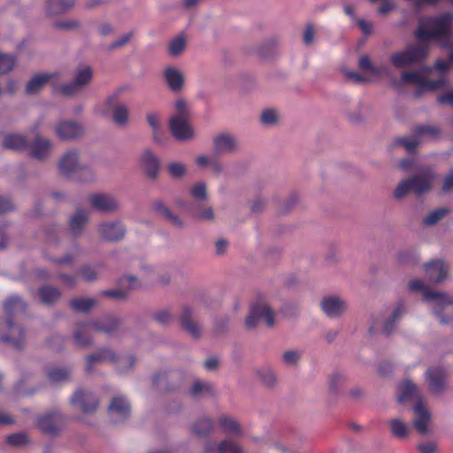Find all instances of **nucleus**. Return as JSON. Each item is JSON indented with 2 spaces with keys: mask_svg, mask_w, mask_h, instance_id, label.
Listing matches in <instances>:
<instances>
[{
  "mask_svg": "<svg viewBox=\"0 0 453 453\" xmlns=\"http://www.w3.org/2000/svg\"><path fill=\"white\" fill-rule=\"evenodd\" d=\"M453 12H446L436 16L422 17L414 33L419 41L403 50L390 55L392 65L397 69L421 64L428 56L429 41H435L443 47L453 44Z\"/></svg>",
  "mask_w": 453,
  "mask_h": 453,
  "instance_id": "nucleus-1",
  "label": "nucleus"
},
{
  "mask_svg": "<svg viewBox=\"0 0 453 453\" xmlns=\"http://www.w3.org/2000/svg\"><path fill=\"white\" fill-rule=\"evenodd\" d=\"M409 288L411 291L421 292L424 299L432 303L433 312L441 325L453 323V300L448 295L430 290L419 279L411 280Z\"/></svg>",
  "mask_w": 453,
  "mask_h": 453,
  "instance_id": "nucleus-2",
  "label": "nucleus"
},
{
  "mask_svg": "<svg viewBox=\"0 0 453 453\" xmlns=\"http://www.w3.org/2000/svg\"><path fill=\"white\" fill-rule=\"evenodd\" d=\"M58 167L62 175L77 181L91 182L96 179L94 170L81 161V153L76 149L65 151L58 159Z\"/></svg>",
  "mask_w": 453,
  "mask_h": 453,
  "instance_id": "nucleus-3",
  "label": "nucleus"
},
{
  "mask_svg": "<svg viewBox=\"0 0 453 453\" xmlns=\"http://www.w3.org/2000/svg\"><path fill=\"white\" fill-rule=\"evenodd\" d=\"M449 61H436L435 68L442 73L437 80L427 79L419 71H405L402 73L399 79H393L391 83L394 88L398 89L405 84H415L424 90H435L442 88L448 82L444 73L449 69Z\"/></svg>",
  "mask_w": 453,
  "mask_h": 453,
  "instance_id": "nucleus-4",
  "label": "nucleus"
},
{
  "mask_svg": "<svg viewBox=\"0 0 453 453\" xmlns=\"http://www.w3.org/2000/svg\"><path fill=\"white\" fill-rule=\"evenodd\" d=\"M405 313L406 308L404 304L402 302H398L388 314L383 317L380 315L371 317L369 319L368 334L374 335L380 329L383 334H391Z\"/></svg>",
  "mask_w": 453,
  "mask_h": 453,
  "instance_id": "nucleus-5",
  "label": "nucleus"
},
{
  "mask_svg": "<svg viewBox=\"0 0 453 453\" xmlns=\"http://www.w3.org/2000/svg\"><path fill=\"white\" fill-rule=\"evenodd\" d=\"M274 318L275 312L270 305L264 301H259L250 307L244 326L248 330H252L257 326L260 321H264L268 327H273L275 324Z\"/></svg>",
  "mask_w": 453,
  "mask_h": 453,
  "instance_id": "nucleus-6",
  "label": "nucleus"
},
{
  "mask_svg": "<svg viewBox=\"0 0 453 453\" xmlns=\"http://www.w3.org/2000/svg\"><path fill=\"white\" fill-rule=\"evenodd\" d=\"M0 340L15 349H22L26 342L25 331L11 318L0 319Z\"/></svg>",
  "mask_w": 453,
  "mask_h": 453,
  "instance_id": "nucleus-7",
  "label": "nucleus"
},
{
  "mask_svg": "<svg viewBox=\"0 0 453 453\" xmlns=\"http://www.w3.org/2000/svg\"><path fill=\"white\" fill-rule=\"evenodd\" d=\"M93 70L88 65L79 66L71 82L58 88L59 92L65 96H73L88 86L93 79Z\"/></svg>",
  "mask_w": 453,
  "mask_h": 453,
  "instance_id": "nucleus-8",
  "label": "nucleus"
},
{
  "mask_svg": "<svg viewBox=\"0 0 453 453\" xmlns=\"http://www.w3.org/2000/svg\"><path fill=\"white\" fill-rule=\"evenodd\" d=\"M187 379V372L182 369H173L155 373L152 382L162 389L173 391L181 387Z\"/></svg>",
  "mask_w": 453,
  "mask_h": 453,
  "instance_id": "nucleus-9",
  "label": "nucleus"
},
{
  "mask_svg": "<svg viewBox=\"0 0 453 453\" xmlns=\"http://www.w3.org/2000/svg\"><path fill=\"white\" fill-rule=\"evenodd\" d=\"M90 207L102 214L111 215L120 211L119 199L110 193H94L88 196Z\"/></svg>",
  "mask_w": 453,
  "mask_h": 453,
  "instance_id": "nucleus-10",
  "label": "nucleus"
},
{
  "mask_svg": "<svg viewBox=\"0 0 453 453\" xmlns=\"http://www.w3.org/2000/svg\"><path fill=\"white\" fill-rule=\"evenodd\" d=\"M99 238L107 242H118L122 241L127 234V227L119 219L106 220L97 225Z\"/></svg>",
  "mask_w": 453,
  "mask_h": 453,
  "instance_id": "nucleus-11",
  "label": "nucleus"
},
{
  "mask_svg": "<svg viewBox=\"0 0 453 453\" xmlns=\"http://www.w3.org/2000/svg\"><path fill=\"white\" fill-rule=\"evenodd\" d=\"M181 330L194 340H199L203 333L202 324L195 319V313L189 306H182L179 314Z\"/></svg>",
  "mask_w": 453,
  "mask_h": 453,
  "instance_id": "nucleus-12",
  "label": "nucleus"
},
{
  "mask_svg": "<svg viewBox=\"0 0 453 453\" xmlns=\"http://www.w3.org/2000/svg\"><path fill=\"white\" fill-rule=\"evenodd\" d=\"M440 134L438 127L431 125L418 126L414 130V134L411 138H401L397 140V143L405 148L408 152L413 151L417 146L421 142V139L436 138Z\"/></svg>",
  "mask_w": 453,
  "mask_h": 453,
  "instance_id": "nucleus-13",
  "label": "nucleus"
},
{
  "mask_svg": "<svg viewBox=\"0 0 453 453\" xmlns=\"http://www.w3.org/2000/svg\"><path fill=\"white\" fill-rule=\"evenodd\" d=\"M425 380L433 394L442 395L448 388L447 375L442 367L428 368L425 372Z\"/></svg>",
  "mask_w": 453,
  "mask_h": 453,
  "instance_id": "nucleus-14",
  "label": "nucleus"
},
{
  "mask_svg": "<svg viewBox=\"0 0 453 453\" xmlns=\"http://www.w3.org/2000/svg\"><path fill=\"white\" fill-rule=\"evenodd\" d=\"M56 135L61 141H76L85 134L82 124L73 120H63L55 125Z\"/></svg>",
  "mask_w": 453,
  "mask_h": 453,
  "instance_id": "nucleus-15",
  "label": "nucleus"
},
{
  "mask_svg": "<svg viewBox=\"0 0 453 453\" xmlns=\"http://www.w3.org/2000/svg\"><path fill=\"white\" fill-rule=\"evenodd\" d=\"M211 142L213 150L217 156L233 154L239 150L238 139L227 132L214 135Z\"/></svg>",
  "mask_w": 453,
  "mask_h": 453,
  "instance_id": "nucleus-16",
  "label": "nucleus"
},
{
  "mask_svg": "<svg viewBox=\"0 0 453 453\" xmlns=\"http://www.w3.org/2000/svg\"><path fill=\"white\" fill-rule=\"evenodd\" d=\"M130 413V403L125 396L116 395L112 397L108 406V415L111 422H123L128 418Z\"/></svg>",
  "mask_w": 453,
  "mask_h": 453,
  "instance_id": "nucleus-17",
  "label": "nucleus"
},
{
  "mask_svg": "<svg viewBox=\"0 0 453 453\" xmlns=\"http://www.w3.org/2000/svg\"><path fill=\"white\" fill-rule=\"evenodd\" d=\"M320 309L328 318L338 319L347 311V302L338 296H326L320 300Z\"/></svg>",
  "mask_w": 453,
  "mask_h": 453,
  "instance_id": "nucleus-18",
  "label": "nucleus"
},
{
  "mask_svg": "<svg viewBox=\"0 0 453 453\" xmlns=\"http://www.w3.org/2000/svg\"><path fill=\"white\" fill-rule=\"evenodd\" d=\"M115 361H117V353L111 348L103 347L85 357V371L91 373L96 365L104 363L113 364Z\"/></svg>",
  "mask_w": 453,
  "mask_h": 453,
  "instance_id": "nucleus-19",
  "label": "nucleus"
},
{
  "mask_svg": "<svg viewBox=\"0 0 453 453\" xmlns=\"http://www.w3.org/2000/svg\"><path fill=\"white\" fill-rule=\"evenodd\" d=\"M125 90V87H119L105 101L107 106L112 107V119L119 126L125 125L128 120V109L127 106L122 104H117L118 97Z\"/></svg>",
  "mask_w": 453,
  "mask_h": 453,
  "instance_id": "nucleus-20",
  "label": "nucleus"
},
{
  "mask_svg": "<svg viewBox=\"0 0 453 453\" xmlns=\"http://www.w3.org/2000/svg\"><path fill=\"white\" fill-rule=\"evenodd\" d=\"M434 178V173L430 168L422 169L417 174L410 177L412 192L418 196L429 192L433 187Z\"/></svg>",
  "mask_w": 453,
  "mask_h": 453,
  "instance_id": "nucleus-21",
  "label": "nucleus"
},
{
  "mask_svg": "<svg viewBox=\"0 0 453 453\" xmlns=\"http://www.w3.org/2000/svg\"><path fill=\"white\" fill-rule=\"evenodd\" d=\"M169 128L173 136L180 142L190 141L196 135L190 119H170Z\"/></svg>",
  "mask_w": 453,
  "mask_h": 453,
  "instance_id": "nucleus-22",
  "label": "nucleus"
},
{
  "mask_svg": "<svg viewBox=\"0 0 453 453\" xmlns=\"http://www.w3.org/2000/svg\"><path fill=\"white\" fill-rule=\"evenodd\" d=\"M53 145L50 140L36 135L31 143L27 142V150L30 157L42 161L49 157Z\"/></svg>",
  "mask_w": 453,
  "mask_h": 453,
  "instance_id": "nucleus-23",
  "label": "nucleus"
},
{
  "mask_svg": "<svg viewBox=\"0 0 453 453\" xmlns=\"http://www.w3.org/2000/svg\"><path fill=\"white\" fill-rule=\"evenodd\" d=\"M415 418L412 420V425L416 431L423 435L430 433L429 424L431 422V414L427 407L423 402H418L413 406Z\"/></svg>",
  "mask_w": 453,
  "mask_h": 453,
  "instance_id": "nucleus-24",
  "label": "nucleus"
},
{
  "mask_svg": "<svg viewBox=\"0 0 453 453\" xmlns=\"http://www.w3.org/2000/svg\"><path fill=\"white\" fill-rule=\"evenodd\" d=\"M71 403L74 406H78L86 413L95 411L98 407L96 397L88 391L78 389L74 392L71 398Z\"/></svg>",
  "mask_w": 453,
  "mask_h": 453,
  "instance_id": "nucleus-25",
  "label": "nucleus"
},
{
  "mask_svg": "<svg viewBox=\"0 0 453 453\" xmlns=\"http://www.w3.org/2000/svg\"><path fill=\"white\" fill-rule=\"evenodd\" d=\"M91 328L104 334L117 332L121 326V319L115 316H105L100 319L89 320Z\"/></svg>",
  "mask_w": 453,
  "mask_h": 453,
  "instance_id": "nucleus-26",
  "label": "nucleus"
},
{
  "mask_svg": "<svg viewBox=\"0 0 453 453\" xmlns=\"http://www.w3.org/2000/svg\"><path fill=\"white\" fill-rule=\"evenodd\" d=\"M426 274L433 283H441L447 279L448 266L442 260H434L424 265Z\"/></svg>",
  "mask_w": 453,
  "mask_h": 453,
  "instance_id": "nucleus-27",
  "label": "nucleus"
},
{
  "mask_svg": "<svg viewBox=\"0 0 453 453\" xmlns=\"http://www.w3.org/2000/svg\"><path fill=\"white\" fill-rule=\"evenodd\" d=\"M62 422L63 417L57 410L46 412L38 418L39 427L48 434L56 433L62 425Z\"/></svg>",
  "mask_w": 453,
  "mask_h": 453,
  "instance_id": "nucleus-28",
  "label": "nucleus"
},
{
  "mask_svg": "<svg viewBox=\"0 0 453 453\" xmlns=\"http://www.w3.org/2000/svg\"><path fill=\"white\" fill-rule=\"evenodd\" d=\"M88 221V213L83 209H77L69 219L68 232L73 237L82 234L85 226Z\"/></svg>",
  "mask_w": 453,
  "mask_h": 453,
  "instance_id": "nucleus-29",
  "label": "nucleus"
},
{
  "mask_svg": "<svg viewBox=\"0 0 453 453\" xmlns=\"http://www.w3.org/2000/svg\"><path fill=\"white\" fill-rule=\"evenodd\" d=\"M398 401L400 403L407 401H421V393L418 386L411 380H403L399 387Z\"/></svg>",
  "mask_w": 453,
  "mask_h": 453,
  "instance_id": "nucleus-30",
  "label": "nucleus"
},
{
  "mask_svg": "<svg viewBox=\"0 0 453 453\" xmlns=\"http://www.w3.org/2000/svg\"><path fill=\"white\" fill-rule=\"evenodd\" d=\"M58 73H40L35 74L27 83L26 93L37 94L50 81L56 78Z\"/></svg>",
  "mask_w": 453,
  "mask_h": 453,
  "instance_id": "nucleus-31",
  "label": "nucleus"
},
{
  "mask_svg": "<svg viewBox=\"0 0 453 453\" xmlns=\"http://www.w3.org/2000/svg\"><path fill=\"white\" fill-rule=\"evenodd\" d=\"M164 77L169 88L173 92H180L184 87V74L176 67H166Z\"/></svg>",
  "mask_w": 453,
  "mask_h": 453,
  "instance_id": "nucleus-32",
  "label": "nucleus"
},
{
  "mask_svg": "<svg viewBox=\"0 0 453 453\" xmlns=\"http://www.w3.org/2000/svg\"><path fill=\"white\" fill-rule=\"evenodd\" d=\"M140 162L146 174L151 179H156L159 170L157 157L150 150H146L142 153Z\"/></svg>",
  "mask_w": 453,
  "mask_h": 453,
  "instance_id": "nucleus-33",
  "label": "nucleus"
},
{
  "mask_svg": "<svg viewBox=\"0 0 453 453\" xmlns=\"http://www.w3.org/2000/svg\"><path fill=\"white\" fill-rule=\"evenodd\" d=\"M89 329H92L89 321L76 324L73 336L77 346L86 348L93 343L94 340L88 332Z\"/></svg>",
  "mask_w": 453,
  "mask_h": 453,
  "instance_id": "nucleus-34",
  "label": "nucleus"
},
{
  "mask_svg": "<svg viewBox=\"0 0 453 453\" xmlns=\"http://www.w3.org/2000/svg\"><path fill=\"white\" fill-rule=\"evenodd\" d=\"M191 216L198 221H213L215 219V212L211 206L202 203H194L190 205L189 209Z\"/></svg>",
  "mask_w": 453,
  "mask_h": 453,
  "instance_id": "nucleus-35",
  "label": "nucleus"
},
{
  "mask_svg": "<svg viewBox=\"0 0 453 453\" xmlns=\"http://www.w3.org/2000/svg\"><path fill=\"white\" fill-rule=\"evenodd\" d=\"M388 426L392 436L398 440H407L411 433L409 425L401 418L390 419Z\"/></svg>",
  "mask_w": 453,
  "mask_h": 453,
  "instance_id": "nucleus-36",
  "label": "nucleus"
},
{
  "mask_svg": "<svg viewBox=\"0 0 453 453\" xmlns=\"http://www.w3.org/2000/svg\"><path fill=\"white\" fill-rule=\"evenodd\" d=\"M152 206L155 211L164 217L173 226L178 228L184 227L183 220L178 215L173 213V211L167 206H165L162 201H155Z\"/></svg>",
  "mask_w": 453,
  "mask_h": 453,
  "instance_id": "nucleus-37",
  "label": "nucleus"
},
{
  "mask_svg": "<svg viewBox=\"0 0 453 453\" xmlns=\"http://www.w3.org/2000/svg\"><path fill=\"white\" fill-rule=\"evenodd\" d=\"M26 303L18 296H12L4 303L5 318H11L22 314L26 311Z\"/></svg>",
  "mask_w": 453,
  "mask_h": 453,
  "instance_id": "nucleus-38",
  "label": "nucleus"
},
{
  "mask_svg": "<svg viewBox=\"0 0 453 453\" xmlns=\"http://www.w3.org/2000/svg\"><path fill=\"white\" fill-rule=\"evenodd\" d=\"M98 302L94 297H74L69 301L71 309L79 313H88L93 310Z\"/></svg>",
  "mask_w": 453,
  "mask_h": 453,
  "instance_id": "nucleus-39",
  "label": "nucleus"
},
{
  "mask_svg": "<svg viewBox=\"0 0 453 453\" xmlns=\"http://www.w3.org/2000/svg\"><path fill=\"white\" fill-rule=\"evenodd\" d=\"M38 295L42 303L52 305L60 299L61 291L56 287L44 285L38 289Z\"/></svg>",
  "mask_w": 453,
  "mask_h": 453,
  "instance_id": "nucleus-40",
  "label": "nucleus"
},
{
  "mask_svg": "<svg viewBox=\"0 0 453 453\" xmlns=\"http://www.w3.org/2000/svg\"><path fill=\"white\" fill-rule=\"evenodd\" d=\"M75 4V0H48L46 10L50 15H59L71 10Z\"/></svg>",
  "mask_w": 453,
  "mask_h": 453,
  "instance_id": "nucleus-41",
  "label": "nucleus"
},
{
  "mask_svg": "<svg viewBox=\"0 0 453 453\" xmlns=\"http://www.w3.org/2000/svg\"><path fill=\"white\" fill-rule=\"evenodd\" d=\"M3 146L5 149L12 150H27V141L25 136L19 134H6L3 141Z\"/></svg>",
  "mask_w": 453,
  "mask_h": 453,
  "instance_id": "nucleus-42",
  "label": "nucleus"
},
{
  "mask_svg": "<svg viewBox=\"0 0 453 453\" xmlns=\"http://www.w3.org/2000/svg\"><path fill=\"white\" fill-rule=\"evenodd\" d=\"M206 453H242V449L229 440L223 441L219 445L209 443L205 447Z\"/></svg>",
  "mask_w": 453,
  "mask_h": 453,
  "instance_id": "nucleus-43",
  "label": "nucleus"
},
{
  "mask_svg": "<svg viewBox=\"0 0 453 453\" xmlns=\"http://www.w3.org/2000/svg\"><path fill=\"white\" fill-rule=\"evenodd\" d=\"M256 373L258 377V380L266 388H273L277 384L276 374L270 365H265L257 368Z\"/></svg>",
  "mask_w": 453,
  "mask_h": 453,
  "instance_id": "nucleus-44",
  "label": "nucleus"
},
{
  "mask_svg": "<svg viewBox=\"0 0 453 453\" xmlns=\"http://www.w3.org/2000/svg\"><path fill=\"white\" fill-rule=\"evenodd\" d=\"M213 421L208 417L199 418L191 426V431L197 436H205L213 430Z\"/></svg>",
  "mask_w": 453,
  "mask_h": 453,
  "instance_id": "nucleus-45",
  "label": "nucleus"
},
{
  "mask_svg": "<svg viewBox=\"0 0 453 453\" xmlns=\"http://www.w3.org/2000/svg\"><path fill=\"white\" fill-rule=\"evenodd\" d=\"M71 373L69 367H53L48 370L47 377L51 383H62L70 379Z\"/></svg>",
  "mask_w": 453,
  "mask_h": 453,
  "instance_id": "nucleus-46",
  "label": "nucleus"
},
{
  "mask_svg": "<svg viewBox=\"0 0 453 453\" xmlns=\"http://www.w3.org/2000/svg\"><path fill=\"white\" fill-rule=\"evenodd\" d=\"M146 119L150 127L152 128L153 141L157 143H162L163 137L161 134L159 115L155 111H150L147 113Z\"/></svg>",
  "mask_w": 453,
  "mask_h": 453,
  "instance_id": "nucleus-47",
  "label": "nucleus"
},
{
  "mask_svg": "<svg viewBox=\"0 0 453 453\" xmlns=\"http://www.w3.org/2000/svg\"><path fill=\"white\" fill-rule=\"evenodd\" d=\"M103 266V264L86 265L80 268L79 273L85 281L94 282L98 279L99 271Z\"/></svg>",
  "mask_w": 453,
  "mask_h": 453,
  "instance_id": "nucleus-48",
  "label": "nucleus"
},
{
  "mask_svg": "<svg viewBox=\"0 0 453 453\" xmlns=\"http://www.w3.org/2000/svg\"><path fill=\"white\" fill-rule=\"evenodd\" d=\"M187 46V39L183 35H179L169 42L168 52L172 57L180 56Z\"/></svg>",
  "mask_w": 453,
  "mask_h": 453,
  "instance_id": "nucleus-49",
  "label": "nucleus"
},
{
  "mask_svg": "<svg viewBox=\"0 0 453 453\" xmlns=\"http://www.w3.org/2000/svg\"><path fill=\"white\" fill-rule=\"evenodd\" d=\"M359 68L363 71H368L370 73L375 76L381 74H387L388 70L387 67H377L375 66L370 58L367 55H364L359 58L358 61Z\"/></svg>",
  "mask_w": 453,
  "mask_h": 453,
  "instance_id": "nucleus-50",
  "label": "nucleus"
},
{
  "mask_svg": "<svg viewBox=\"0 0 453 453\" xmlns=\"http://www.w3.org/2000/svg\"><path fill=\"white\" fill-rule=\"evenodd\" d=\"M190 119V104L183 98H179L174 103V113L170 119Z\"/></svg>",
  "mask_w": 453,
  "mask_h": 453,
  "instance_id": "nucleus-51",
  "label": "nucleus"
},
{
  "mask_svg": "<svg viewBox=\"0 0 453 453\" xmlns=\"http://www.w3.org/2000/svg\"><path fill=\"white\" fill-rule=\"evenodd\" d=\"M219 423L220 427L226 433L233 434H240L242 433L240 424L233 418L221 416L219 419Z\"/></svg>",
  "mask_w": 453,
  "mask_h": 453,
  "instance_id": "nucleus-52",
  "label": "nucleus"
},
{
  "mask_svg": "<svg viewBox=\"0 0 453 453\" xmlns=\"http://www.w3.org/2000/svg\"><path fill=\"white\" fill-rule=\"evenodd\" d=\"M189 192L191 197L197 202H206L209 199L207 185L203 181L193 185Z\"/></svg>",
  "mask_w": 453,
  "mask_h": 453,
  "instance_id": "nucleus-53",
  "label": "nucleus"
},
{
  "mask_svg": "<svg viewBox=\"0 0 453 453\" xmlns=\"http://www.w3.org/2000/svg\"><path fill=\"white\" fill-rule=\"evenodd\" d=\"M211 388L212 387L211 384L197 380L193 383L192 387L190 388L189 394L193 397H201L205 395L206 394L211 393Z\"/></svg>",
  "mask_w": 453,
  "mask_h": 453,
  "instance_id": "nucleus-54",
  "label": "nucleus"
},
{
  "mask_svg": "<svg viewBox=\"0 0 453 453\" xmlns=\"http://www.w3.org/2000/svg\"><path fill=\"white\" fill-rule=\"evenodd\" d=\"M449 213L446 208H438L426 215L423 219V224L426 226H432L437 224L442 218Z\"/></svg>",
  "mask_w": 453,
  "mask_h": 453,
  "instance_id": "nucleus-55",
  "label": "nucleus"
},
{
  "mask_svg": "<svg viewBox=\"0 0 453 453\" xmlns=\"http://www.w3.org/2000/svg\"><path fill=\"white\" fill-rule=\"evenodd\" d=\"M135 362L136 359L134 356L119 357L117 355V361L113 362V365L119 372H125L132 369Z\"/></svg>",
  "mask_w": 453,
  "mask_h": 453,
  "instance_id": "nucleus-56",
  "label": "nucleus"
},
{
  "mask_svg": "<svg viewBox=\"0 0 453 453\" xmlns=\"http://www.w3.org/2000/svg\"><path fill=\"white\" fill-rule=\"evenodd\" d=\"M16 58L13 55L0 53V75L11 72L16 65Z\"/></svg>",
  "mask_w": 453,
  "mask_h": 453,
  "instance_id": "nucleus-57",
  "label": "nucleus"
},
{
  "mask_svg": "<svg viewBox=\"0 0 453 453\" xmlns=\"http://www.w3.org/2000/svg\"><path fill=\"white\" fill-rule=\"evenodd\" d=\"M412 192V185L410 178L401 180L394 191V197L401 200Z\"/></svg>",
  "mask_w": 453,
  "mask_h": 453,
  "instance_id": "nucleus-58",
  "label": "nucleus"
},
{
  "mask_svg": "<svg viewBox=\"0 0 453 453\" xmlns=\"http://www.w3.org/2000/svg\"><path fill=\"white\" fill-rule=\"evenodd\" d=\"M167 171L172 178L180 179L187 173V167L180 162H172L167 165Z\"/></svg>",
  "mask_w": 453,
  "mask_h": 453,
  "instance_id": "nucleus-59",
  "label": "nucleus"
},
{
  "mask_svg": "<svg viewBox=\"0 0 453 453\" xmlns=\"http://www.w3.org/2000/svg\"><path fill=\"white\" fill-rule=\"evenodd\" d=\"M301 357L302 351L298 349H288L283 353L282 359L286 365L296 366L297 365Z\"/></svg>",
  "mask_w": 453,
  "mask_h": 453,
  "instance_id": "nucleus-60",
  "label": "nucleus"
},
{
  "mask_svg": "<svg viewBox=\"0 0 453 453\" xmlns=\"http://www.w3.org/2000/svg\"><path fill=\"white\" fill-rule=\"evenodd\" d=\"M210 171L211 175L216 178L226 175V168L218 156H216L211 162Z\"/></svg>",
  "mask_w": 453,
  "mask_h": 453,
  "instance_id": "nucleus-61",
  "label": "nucleus"
},
{
  "mask_svg": "<svg viewBox=\"0 0 453 453\" xmlns=\"http://www.w3.org/2000/svg\"><path fill=\"white\" fill-rule=\"evenodd\" d=\"M419 453H436L438 443L435 441H424L417 445Z\"/></svg>",
  "mask_w": 453,
  "mask_h": 453,
  "instance_id": "nucleus-62",
  "label": "nucleus"
},
{
  "mask_svg": "<svg viewBox=\"0 0 453 453\" xmlns=\"http://www.w3.org/2000/svg\"><path fill=\"white\" fill-rule=\"evenodd\" d=\"M154 319L163 325L166 326L173 321V316L168 310H162L154 314Z\"/></svg>",
  "mask_w": 453,
  "mask_h": 453,
  "instance_id": "nucleus-63",
  "label": "nucleus"
},
{
  "mask_svg": "<svg viewBox=\"0 0 453 453\" xmlns=\"http://www.w3.org/2000/svg\"><path fill=\"white\" fill-rule=\"evenodd\" d=\"M279 115L275 110L268 109L262 112L261 121L265 125H273L278 121Z\"/></svg>",
  "mask_w": 453,
  "mask_h": 453,
  "instance_id": "nucleus-64",
  "label": "nucleus"
}]
</instances>
